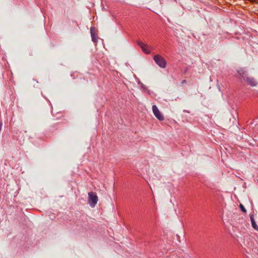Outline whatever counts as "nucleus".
Here are the masks:
<instances>
[{
	"mask_svg": "<svg viewBox=\"0 0 258 258\" xmlns=\"http://www.w3.org/2000/svg\"><path fill=\"white\" fill-rule=\"evenodd\" d=\"M98 201V198L95 193L93 192H90L88 193V202L92 208H93L96 206Z\"/></svg>",
	"mask_w": 258,
	"mask_h": 258,
	"instance_id": "1",
	"label": "nucleus"
},
{
	"mask_svg": "<svg viewBox=\"0 0 258 258\" xmlns=\"http://www.w3.org/2000/svg\"><path fill=\"white\" fill-rule=\"evenodd\" d=\"M156 63L161 68H165L166 66V61L160 55H156L154 57Z\"/></svg>",
	"mask_w": 258,
	"mask_h": 258,
	"instance_id": "2",
	"label": "nucleus"
},
{
	"mask_svg": "<svg viewBox=\"0 0 258 258\" xmlns=\"http://www.w3.org/2000/svg\"><path fill=\"white\" fill-rule=\"evenodd\" d=\"M152 110L156 117H157L159 120H162L164 119L163 116L162 115L161 113L156 105H154L152 106Z\"/></svg>",
	"mask_w": 258,
	"mask_h": 258,
	"instance_id": "3",
	"label": "nucleus"
},
{
	"mask_svg": "<svg viewBox=\"0 0 258 258\" xmlns=\"http://www.w3.org/2000/svg\"><path fill=\"white\" fill-rule=\"evenodd\" d=\"M138 44L140 46V47L142 48V50L146 53L148 54L150 53V51L147 49V45L144 43L143 42L138 41Z\"/></svg>",
	"mask_w": 258,
	"mask_h": 258,
	"instance_id": "4",
	"label": "nucleus"
},
{
	"mask_svg": "<svg viewBox=\"0 0 258 258\" xmlns=\"http://www.w3.org/2000/svg\"><path fill=\"white\" fill-rule=\"evenodd\" d=\"M246 82L248 85L252 87L255 86L257 84L256 81L253 78L250 77H246Z\"/></svg>",
	"mask_w": 258,
	"mask_h": 258,
	"instance_id": "5",
	"label": "nucleus"
},
{
	"mask_svg": "<svg viewBox=\"0 0 258 258\" xmlns=\"http://www.w3.org/2000/svg\"><path fill=\"white\" fill-rule=\"evenodd\" d=\"M250 221H251V225H252V227L256 230H258V226H257V225L255 223V222L254 220V217H253V215H251L250 216Z\"/></svg>",
	"mask_w": 258,
	"mask_h": 258,
	"instance_id": "6",
	"label": "nucleus"
},
{
	"mask_svg": "<svg viewBox=\"0 0 258 258\" xmlns=\"http://www.w3.org/2000/svg\"><path fill=\"white\" fill-rule=\"evenodd\" d=\"M237 72L239 74V75H240L241 79L242 78H244V77L245 76H246V71L243 69H241L238 70L237 71Z\"/></svg>",
	"mask_w": 258,
	"mask_h": 258,
	"instance_id": "7",
	"label": "nucleus"
},
{
	"mask_svg": "<svg viewBox=\"0 0 258 258\" xmlns=\"http://www.w3.org/2000/svg\"><path fill=\"white\" fill-rule=\"evenodd\" d=\"M91 34L92 40L94 42H96L97 41V37L95 33H94L93 31V29H91Z\"/></svg>",
	"mask_w": 258,
	"mask_h": 258,
	"instance_id": "8",
	"label": "nucleus"
},
{
	"mask_svg": "<svg viewBox=\"0 0 258 258\" xmlns=\"http://www.w3.org/2000/svg\"><path fill=\"white\" fill-rule=\"evenodd\" d=\"M239 207H240V208L241 210L243 212H244V213H246V210L245 208H244V207L243 206V205H242V204H240L239 205Z\"/></svg>",
	"mask_w": 258,
	"mask_h": 258,
	"instance_id": "9",
	"label": "nucleus"
},
{
	"mask_svg": "<svg viewBox=\"0 0 258 258\" xmlns=\"http://www.w3.org/2000/svg\"><path fill=\"white\" fill-rule=\"evenodd\" d=\"M29 55H33L32 52H30L29 53Z\"/></svg>",
	"mask_w": 258,
	"mask_h": 258,
	"instance_id": "10",
	"label": "nucleus"
}]
</instances>
